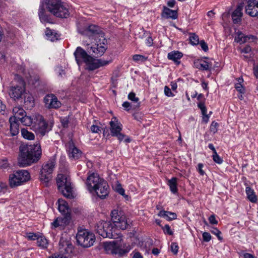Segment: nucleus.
<instances>
[{
    "label": "nucleus",
    "mask_w": 258,
    "mask_h": 258,
    "mask_svg": "<svg viewBox=\"0 0 258 258\" xmlns=\"http://www.w3.org/2000/svg\"><path fill=\"white\" fill-rule=\"evenodd\" d=\"M13 113L14 114V116H11V117H14L16 120H19L20 118H21L23 116L26 114L25 111L23 109V108L20 106H16L13 109Z\"/></svg>",
    "instance_id": "cd10ccee"
},
{
    "label": "nucleus",
    "mask_w": 258,
    "mask_h": 258,
    "mask_svg": "<svg viewBox=\"0 0 258 258\" xmlns=\"http://www.w3.org/2000/svg\"><path fill=\"white\" fill-rule=\"evenodd\" d=\"M182 55V53L178 51H172L168 54V58L174 62H177V60L180 59Z\"/></svg>",
    "instance_id": "2f4dec72"
},
{
    "label": "nucleus",
    "mask_w": 258,
    "mask_h": 258,
    "mask_svg": "<svg viewBox=\"0 0 258 258\" xmlns=\"http://www.w3.org/2000/svg\"><path fill=\"white\" fill-rule=\"evenodd\" d=\"M49 258H71V257L69 255H61L59 254L57 255L54 254Z\"/></svg>",
    "instance_id": "680f3d73"
},
{
    "label": "nucleus",
    "mask_w": 258,
    "mask_h": 258,
    "mask_svg": "<svg viewBox=\"0 0 258 258\" xmlns=\"http://www.w3.org/2000/svg\"><path fill=\"white\" fill-rule=\"evenodd\" d=\"M45 33L48 39L52 41L54 40L55 36L53 34V32L50 29L47 28Z\"/></svg>",
    "instance_id": "79ce46f5"
},
{
    "label": "nucleus",
    "mask_w": 258,
    "mask_h": 258,
    "mask_svg": "<svg viewBox=\"0 0 258 258\" xmlns=\"http://www.w3.org/2000/svg\"><path fill=\"white\" fill-rule=\"evenodd\" d=\"M203 166H204L202 163H199L198 165V170L201 175H204L205 173L204 171L203 170Z\"/></svg>",
    "instance_id": "bf43d9fd"
},
{
    "label": "nucleus",
    "mask_w": 258,
    "mask_h": 258,
    "mask_svg": "<svg viewBox=\"0 0 258 258\" xmlns=\"http://www.w3.org/2000/svg\"><path fill=\"white\" fill-rule=\"evenodd\" d=\"M39 237L37 234L34 233H29L27 235L28 239L31 240H37Z\"/></svg>",
    "instance_id": "3c124183"
},
{
    "label": "nucleus",
    "mask_w": 258,
    "mask_h": 258,
    "mask_svg": "<svg viewBox=\"0 0 258 258\" xmlns=\"http://www.w3.org/2000/svg\"><path fill=\"white\" fill-rule=\"evenodd\" d=\"M253 36H245L241 32L237 33V36L235 38V40L240 43L242 44L245 43L247 39H249L250 37H252Z\"/></svg>",
    "instance_id": "473e14b6"
},
{
    "label": "nucleus",
    "mask_w": 258,
    "mask_h": 258,
    "mask_svg": "<svg viewBox=\"0 0 258 258\" xmlns=\"http://www.w3.org/2000/svg\"><path fill=\"white\" fill-rule=\"evenodd\" d=\"M158 216L163 217L168 221H171L177 218V215L175 213L162 210L158 214Z\"/></svg>",
    "instance_id": "a878e982"
},
{
    "label": "nucleus",
    "mask_w": 258,
    "mask_h": 258,
    "mask_svg": "<svg viewBox=\"0 0 258 258\" xmlns=\"http://www.w3.org/2000/svg\"><path fill=\"white\" fill-rule=\"evenodd\" d=\"M253 74L254 76L257 78H258V67H254L253 68Z\"/></svg>",
    "instance_id": "774afa93"
},
{
    "label": "nucleus",
    "mask_w": 258,
    "mask_h": 258,
    "mask_svg": "<svg viewBox=\"0 0 258 258\" xmlns=\"http://www.w3.org/2000/svg\"><path fill=\"white\" fill-rule=\"evenodd\" d=\"M218 126V123L215 121H213L210 125V131L214 134L217 132V126Z\"/></svg>",
    "instance_id": "49530a36"
},
{
    "label": "nucleus",
    "mask_w": 258,
    "mask_h": 258,
    "mask_svg": "<svg viewBox=\"0 0 258 258\" xmlns=\"http://www.w3.org/2000/svg\"><path fill=\"white\" fill-rule=\"evenodd\" d=\"M235 88L237 90V91L239 92L240 93H244V89L240 83H236L235 85Z\"/></svg>",
    "instance_id": "6e6d98bb"
},
{
    "label": "nucleus",
    "mask_w": 258,
    "mask_h": 258,
    "mask_svg": "<svg viewBox=\"0 0 258 258\" xmlns=\"http://www.w3.org/2000/svg\"><path fill=\"white\" fill-rule=\"evenodd\" d=\"M202 49L205 52L208 50V46L207 44L205 42L204 40H201L199 42V43Z\"/></svg>",
    "instance_id": "603ef678"
},
{
    "label": "nucleus",
    "mask_w": 258,
    "mask_h": 258,
    "mask_svg": "<svg viewBox=\"0 0 258 258\" xmlns=\"http://www.w3.org/2000/svg\"><path fill=\"white\" fill-rule=\"evenodd\" d=\"M243 257L244 258H254V256L249 253H245L243 254Z\"/></svg>",
    "instance_id": "338daca9"
},
{
    "label": "nucleus",
    "mask_w": 258,
    "mask_h": 258,
    "mask_svg": "<svg viewBox=\"0 0 258 258\" xmlns=\"http://www.w3.org/2000/svg\"><path fill=\"white\" fill-rule=\"evenodd\" d=\"M164 232L165 234H167L169 235H172L173 234V232L171 230L170 227L169 225H165L163 228Z\"/></svg>",
    "instance_id": "37998d69"
},
{
    "label": "nucleus",
    "mask_w": 258,
    "mask_h": 258,
    "mask_svg": "<svg viewBox=\"0 0 258 258\" xmlns=\"http://www.w3.org/2000/svg\"><path fill=\"white\" fill-rule=\"evenodd\" d=\"M246 194L247 195V197L249 201L251 203H255L257 201V198L255 194V192L252 188L250 187L247 186L246 187Z\"/></svg>",
    "instance_id": "c85d7f7f"
},
{
    "label": "nucleus",
    "mask_w": 258,
    "mask_h": 258,
    "mask_svg": "<svg viewBox=\"0 0 258 258\" xmlns=\"http://www.w3.org/2000/svg\"><path fill=\"white\" fill-rule=\"evenodd\" d=\"M39 79L38 76H36L34 78V80L31 79L32 83L35 85V87L39 85Z\"/></svg>",
    "instance_id": "052dcab7"
},
{
    "label": "nucleus",
    "mask_w": 258,
    "mask_h": 258,
    "mask_svg": "<svg viewBox=\"0 0 258 258\" xmlns=\"http://www.w3.org/2000/svg\"><path fill=\"white\" fill-rule=\"evenodd\" d=\"M133 59L135 61H141L144 62L147 59V57L141 54H135L133 56Z\"/></svg>",
    "instance_id": "58836bf2"
},
{
    "label": "nucleus",
    "mask_w": 258,
    "mask_h": 258,
    "mask_svg": "<svg viewBox=\"0 0 258 258\" xmlns=\"http://www.w3.org/2000/svg\"><path fill=\"white\" fill-rule=\"evenodd\" d=\"M58 209L59 211L62 214V215L70 214L68 204L65 201L59 199L58 200Z\"/></svg>",
    "instance_id": "bb28decb"
},
{
    "label": "nucleus",
    "mask_w": 258,
    "mask_h": 258,
    "mask_svg": "<svg viewBox=\"0 0 258 258\" xmlns=\"http://www.w3.org/2000/svg\"><path fill=\"white\" fill-rule=\"evenodd\" d=\"M122 245L123 241L121 239L102 243V247L107 253L118 254L120 256L123 255L128 252V249L121 248Z\"/></svg>",
    "instance_id": "423d86ee"
},
{
    "label": "nucleus",
    "mask_w": 258,
    "mask_h": 258,
    "mask_svg": "<svg viewBox=\"0 0 258 258\" xmlns=\"http://www.w3.org/2000/svg\"><path fill=\"white\" fill-rule=\"evenodd\" d=\"M32 118L30 116L25 114L21 117V118H20L19 120H20L24 125L30 126L32 123Z\"/></svg>",
    "instance_id": "c9c22d12"
},
{
    "label": "nucleus",
    "mask_w": 258,
    "mask_h": 258,
    "mask_svg": "<svg viewBox=\"0 0 258 258\" xmlns=\"http://www.w3.org/2000/svg\"><path fill=\"white\" fill-rule=\"evenodd\" d=\"M44 3L47 10L56 17L66 18L69 17L68 9L61 0H45Z\"/></svg>",
    "instance_id": "39448f33"
},
{
    "label": "nucleus",
    "mask_w": 258,
    "mask_h": 258,
    "mask_svg": "<svg viewBox=\"0 0 258 258\" xmlns=\"http://www.w3.org/2000/svg\"><path fill=\"white\" fill-rule=\"evenodd\" d=\"M50 130L48 123L43 119L40 120L35 126V132L42 136H44Z\"/></svg>",
    "instance_id": "6ab92c4d"
},
{
    "label": "nucleus",
    "mask_w": 258,
    "mask_h": 258,
    "mask_svg": "<svg viewBox=\"0 0 258 258\" xmlns=\"http://www.w3.org/2000/svg\"><path fill=\"white\" fill-rule=\"evenodd\" d=\"M56 164V161L54 158H51L45 164H44L40 171V178L41 181L46 183L48 186L49 181L51 179V174Z\"/></svg>",
    "instance_id": "9d476101"
},
{
    "label": "nucleus",
    "mask_w": 258,
    "mask_h": 258,
    "mask_svg": "<svg viewBox=\"0 0 258 258\" xmlns=\"http://www.w3.org/2000/svg\"><path fill=\"white\" fill-rule=\"evenodd\" d=\"M21 134L23 137L27 140H32L35 138V136L32 132H29L27 129L22 128L21 130Z\"/></svg>",
    "instance_id": "f704fd0d"
},
{
    "label": "nucleus",
    "mask_w": 258,
    "mask_h": 258,
    "mask_svg": "<svg viewBox=\"0 0 258 258\" xmlns=\"http://www.w3.org/2000/svg\"><path fill=\"white\" fill-rule=\"evenodd\" d=\"M251 48L249 45L245 46L243 48L241 49L240 52L245 54H251Z\"/></svg>",
    "instance_id": "864d4df0"
},
{
    "label": "nucleus",
    "mask_w": 258,
    "mask_h": 258,
    "mask_svg": "<svg viewBox=\"0 0 258 258\" xmlns=\"http://www.w3.org/2000/svg\"><path fill=\"white\" fill-rule=\"evenodd\" d=\"M30 179V173L27 170H18L14 173L10 175V186L12 188L17 187L28 181Z\"/></svg>",
    "instance_id": "6e6552de"
},
{
    "label": "nucleus",
    "mask_w": 258,
    "mask_h": 258,
    "mask_svg": "<svg viewBox=\"0 0 258 258\" xmlns=\"http://www.w3.org/2000/svg\"><path fill=\"white\" fill-rule=\"evenodd\" d=\"M128 99L132 101L135 104L133 105V109H136L139 108L140 106V102H139V99L136 97V94L134 92H131L128 95Z\"/></svg>",
    "instance_id": "7c9ffc66"
},
{
    "label": "nucleus",
    "mask_w": 258,
    "mask_h": 258,
    "mask_svg": "<svg viewBox=\"0 0 258 258\" xmlns=\"http://www.w3.org/2000/svg\"><path fill=\"white\" fill-rule=\"evenodd\" d=\"M245 12L251 17L258 18V0H248Z\"/></svg>",
    "instance_id": "dca6fc26"
},
{
    "label": "nucleus",
    "mask_w": 258,
    "mask_h": 258,
    "mask_svg": "<svg viewBox=\"0 0 258 258\" xmlns=\"http://www.w3.org/2000/svg\"><path fill=\"white\" fill-rule=\"evenodd\" d=\"M146 44L148 46H151L153 44V39L151 37H148L146 39Z\"/></svg>",
    "instance_id": "0e129e2a"
},
{
    "label": "nucleus",
    "mask_w": 258,
    "mask_h": 258,
    "mask_svg": "<svg viewBox=\"0 0 258 258\" xmlns=\"http://www.w3.org/2000/svg\"><path fill=\"white\" fill-rule=\"evenodd\" d=\"M10 132L12 136L17 135L19 133V124L18 121L14 117H10Z\"/></svg>",
    "instance_id": "5701e85b"
},
{
    "label": "nucleus",
    "mask_w": 258,
    "mask_h": 258,
    "mask_svg": "<svg viewBox=\"0 0 258 258\" xmlns=\"http://www.w3.org/2000/svg\"><path fill=\"white\" fill-rule=\"evenodd\" d=\"M198 107L201 110L203 116V120L207 122L209 120V116L207 114V108L205 105V103L203 101H200L198 104Z\"/></svg>",
    "instance_id": "72a5a7b5"
},
{
    "label": "nucleus",
    "mask_w": 258,
    "mask_h": 258,
    "mask_svg": "<svg viewBox=\"0 0 258 258\" xmlns=\"http://www.w3.org/2000/svg\"><path fill=\"white\" fill-rule=\"evenodd\" d=\"M76 240L78 244L84 247L92 246L95 242L94 235L85 229L78 230L76 235Z\"/></svg>",
    "instance_id": "1a4fd4ad"
},
{
    "label": "nucleus",
    "mask_w": 258,
    "mask_h": 258,
    "mask_svg": "<svg viewBox=\"0 0 258 258\" xmlns=\"http://www.w3.org/2000/svg\"><path fill=\"white\" fill-rule=\"evenodd\" d=\"M73 245L69 240H66L61 238L59 242V252L61 255H69L71 257V253H72Z\"/></svg>",
    "instance_id": "2eb2a0df"
},
{
    "label": "nucleus",
    "mask_w": 258,
    "mask_h": 258,
    "mask_svg": "<svg viewBox=\"0 0 258 258\" xmlns=\"http://www.w3.org/2000/svg\"><path fill=\"white\" fill-rule=\"evenodd\" d=\"M71 219V214L62 215V217H57L52 223V225L54 227V228H56L59 226L64 227L69 224Z\"/></svg>",
    "instance_id": "a211bd4d"
},
{
    "label": "nucleus",
    "mask_w": 258,
    "mask_h": 258,
    "mask_svg": "<svg viewBox=\"0 0 258 258\" xmlns=\"http://www.w3.org/2000/svg\"><path fill=\"white\" fill-rule=\"evenodd\" d=\"M203 240L205 242H209L211 239V235L210 234L207 232H204L203 233Z\"/></svg>",
    "instance_id": "8fccbe9b"
},
{
    "label": "nucleus",
    "mask_w": 258,
    "mask_h": 258,
    "mask_svg": "<svg viewBox=\"0 0 258 258\" xmlns=\"http://www.w3.org/2000/svg\"><path fill=\"white\" fill-rule=\"evenodd\" d=\"M106 42V40L103 39L102 43L95 44L93 46H91L90 50H88L89 53L94 58L101 56L107 49Z\"/></svg>",
    "instance_id": "9b49d317"
},
{
    "label": "nucleus",
    "mask_w": 258,
    "mask_h": 258,
    "mask_svg": "<svg viewBox=\"0 0 258 258\" xmlns=\"http://www.w3.org/2000/svg\"><path fill=\"white\" fill-rule=\"evenodd\" d=\"M122 106L127 111L130 110L132 108H133V105H132L131 104L127 101L124 102L122 104Z\"/></svg>",
    "instance_id": "5fc2aeb1"
},
{
    "label": "nucleus",
    "mask_w": 258,
    "mask_h": 258,
    "mask_svg": "<svg viewBox=\"0 0 258 258\" xmlns=\"http://www.w3.org/2000/svg\"><path fill=\"white\" fill-rule=\"evenodd\" d=\"M176 3L175 0H170L167 2V5L170 8H173Z\"/></svg>",
    "instance_id": "e2e57ef3"
},
{
    "label": "nucleus",
    "mask_w": 258,
    "mask_h": 258,
    "mask_svg": "<svg viewBox=\"0 0 258 258\" xmlns=\"http://www.w3.org/2000/svg\"><path fill=\"white\" fill-rule=\"evenodd\" d=\"M209 222L211 224H217L218 221L216 220L215 216L214 215H211L209 218Z\"/></svg>",
    "instance_id": "4d7b16f0"
},
{
    "label": "nucleus",
    "mask_w": 258,
    "mask_h": 258,
    "mask_svg": "<svg viewBox=\"0 0 258 258\" xmlns=\"http://www.w3.org/2000/svg\"><path fill=\"white\" fill-rule=\"evenodd\" d=\"M40 145H27L20 147L18 163L20 166L25 167L37 162L41 155Z\"/></svg>",
    "instance_id": "7ed1b4c3"
},
{
    "label": "nucleus",
    "mask_w": 258,
    "mask_h": 258,
    "mask_svg": "<svg viewBox=\"0 0 258 258\" xmlns=\"http://www.w3.org/2000/svg\"><path fill=\"white\" fill-rule=\"evenodd\" d=\"M45 106L48 109H58L61 106V103L56 96L53 94H47L43 99Z\"/></svg>",
    "instance_id": "4468645a"
},
{
    "label": "nucleus",
    "mask_w": 258,
    "mask_h": 258,
    "mask_svg": "<svg viewBox=\"0 0 258 258\" xmlns=\"http://www.w3.org/2000/svg\"><path fill=\"white\" fill-rule=\"evenodd\" d=\"M38 15L39 19L42 23H51V19L49 16L45 13L43 2H42L39 7Z\"/></svg>",
    "instance_id": "4be33fe9"
},
{
    "label": "nucleus",
    "mask_w": 258,
    "mask_h": 258,
    "mask_svg": "<svg viewBox=\"0 0 258 258\" xmlns=\"http://www.w3.org/2000/svg\"><path fill=\"white\" fill-rule=\"evenodd\" d=\"M133 258H143V257L140 252H137L134 253Z\"/></svg>",
    "instance_id": "69168bd1"
},
{
    "label": "nucleus",
    "mask_w": 258,
    "mask_h": 258,
    "mask_svg": "<svg viewBox=\"0 0 258 258\" xmlns=\"http://www.w3.org/2000/svg\"><path fill=\"white\" fill-rule=\"evenodd\" d=\"M178 245L177 243L173 242L171 244V250L174 254H177L178 251Z\"/></svg>",
    "instance_id": "c03bdc74"
},
{
    "label": "nucleus",
    "mask_w": 258,
    "mask_h": 258,
    "mask_svg": "<svg viewBox=\"0 0 258 258\" xmlns=\"http://www.w3.org/2000/svg\"><path fill=\"white\" fill-rule=\"evenodd\" d=\"M68 154L70 158L72 159L77 160L80 158L82 156V151L77 148L73 142L70 141L68 143Z\"/></svg>",
    "instance_id": "f3484780"
},
{
    "label": "nucleus",
    "mask_w": 258,
    "mask_h": 258,
    "mask_svg": "<svg viewBox=\"0 0 258 258\" xmlns=\"http://www.w3.org/2000/svg\"><path fill=\"white\" fill-rule=\"evenodd\" d=\"M60 121L62 125L64 127H67L69 122V116H66L60 119Z\"/></svg>",
    "instance_id": "de8ad7c7"
},
{
    "label": "nucleus",
    "mask_w": 258,
    "mask_h": 258,
    "mask_svg": "<svg viewBox=\"0 0 258 258\" xmlns=\"http://www.w3.org/2000/svg\"><path fill=\"white\" fill-rule=\"evenodd\" d=\"M211 232L216 235L219 240H221L222 239V237L220 236L221 232L217 228H213V229L211 230Z\"/></svg>",
    "instance_id": "a18cd8bd"
},
{
    "label": "nucleus",
    "mask_w": 258,
    "mask_h": 258,
    "mask_svg": "<svg viewBox=\"0 0 258 258\" xmlns=\"http://www.w3.org/2000/svg\"><path fill=\"white\" fill-rule=\"evenodd\" d=\"M86 184L90 192H94L101 199L109 194V186L106 181L95 173L91 174L87 178Z\"/></svg>",
    "instance_id": "20e7f679"
},
{
    "label": "nucleus",
    "mask_w": 258,
    "mask_h": 258,
    "mask_svg": "<svg viewBox=\"0 0 258 258\" xmlns=\"http://www.w3.org/2000/svg\"><path fill=\"white\" fill-rule=\"evenodd\" d=\"M161 16L166 19L171 18L172 19H176L178 17L177 12L176 11L172 10L164 6Z\"/></svg>",
    "instance_id": "412c9836"
},
{
    "label": "nucleus",
    "mask_w": 258,
    "mask_h": 258,
    "mask_svg": "<svg viewBox=\"0 0 258 258\" xmlns=\"http://www.w3.org/2000/svg\"><path fill=\"white\" fill-rule=\"evenodd\" d=\"M58 189L67 198H73V190L70 179L63 174H59L56 178Z\"/></svg>",
    "instance_id": "0eeeda50"
},
{
    "label": "nucleus",
    "mask_w": 258,
    "mask_h": 258,
    "mask_svg": "<svg viewBox=\"0 0 258 258\" xmlns=\"http://www.w3.org/2000/svg\"><path fill=\"white\" fill-rule=\"evenodd\" d=\"M242 7L240 6H238L232 13L231 16L233 23L238 24L241 22L242 16Z\"/></svg>",
    "instance_id": "b1692460"
},
{
    "label": "nucleus",
    "mask_w": 258,
    "mask_h": 258,
    "mask_svg": "<svg viewBox=\"0 0 258 258\" xmlns=\"http://www.w3.org/2000/svg\"><path fill=\"white\" fill-rule=\"evenodd\" d=\"M25 91L24 82L22 79H20V85L11 87L9 90V95L11 98L16 101L22 97Z\"/></svg>",
    "instance_id": "ddd939ff"
},
{
    "label": "nucleus",
    "mask_w": 258,
    "mask_h": 258,
    "mask_svg": "<svg viewBox=\"0 0 258 258\" xmlns=\"http://www.w3.org/2000/svg\"><path fill=\"white\" fill-rule=\"evenodd\" d=\"M190 43L193 45H198L199 43V36L195 33L190 34V37L189 38Z\"/></svg>",
    "instance_id": "4c0bfd02"
},
{
    "label": "nucleus",
    "mask_w": 258,
    "mask_h": 258,
    "mask_svg": "<svg viewBox=\"0 0 258 258\" xmlns=\"http://www.w3.org/2000/svg\"><path fill=\"white\" fill-rule=\"evenodd\" d=\"M167 184L169 185L170 189L173 194L177 192V178L172 177L171 179L168 180Z\"/></svg>",
    "instance_id": "c756f323"
},
{
    "label": "nucleus",
    "mask_w": 258,
    "mask_h": 258,
    "mask_svg": "<svg viewBox=\"0 0 258 258\" xmlns=\"http://www.w3.org/2000/svg\"><path fill=\"white\" fill-rule=\"evenodd\" d=\"M164 93L165 95L168 97H173L174 96V94L171 92V89L166 86L164 87Z\"/></svg>",
    "instance_id": "09e8293b"
},
{
    "label": "nucleus",
    "mask_w": 258,
    "mask_h": 258,
    "mask_svg": "<svg viewBox=\"0 0 258 258\" xmlns=\"http://www.w3.org/2000/svg\"><path fill=\"white\" fill-rule=\"evenodd\" d=\"M38 245L42 248H45L47 247V240L43 236H39L37 239Z\"/></svg>",
    "instance_id": "e433bc0d"
},
{
    "label": "nucleus",
    "mask_w": 258,
    "mask_h": 258,
    "mask_svg": "<svg viewBox=\"0 0 258 258\" xmlns=\"http://www.w3.org/2000/svg\"><path fill=\"white\" fill-rule=\"evenodd\" d=\"M114 120H111L109 122L110 125V130L111 135L112 137H116L119 141L123 140L125 136L120 133L122 130V124L116 119V118H113Z\"/></svg>",
    "instance_id": "f8f14e48"
},
{
    "label": "nucleus",
    "mask_w": 258,
    "mask_h": 258,
    "mask_svg": "<svg viewBox=\"0 0 258 258\" xmlns=\"http://www.w3.org/2000/svg\"><path fill=\"white\" fill-rule=\"evenodd\" d=\"M75 57V60L79 66H80L83 63H85V69L89 71H92L108 64L111 62V60H105L102 59H95L91 56L82 47H77L74 53Z\"/></svg>",
    "instance_id": "f03ea898"
},
{
    "label": "nucleus",
    "mask_w": 258,
    "mask_h": 258,
    "mask_svg": "<svg viewBox=\"0 0 258 258\" xmlns=\"http://www.w3.org/2000/svg\"><path fill=\"white\" fill-rule=\"evenodd\" d=\"M213 160L214 161L218 164H221L223 162L222 158L218 155L217 152H215L212 155Z\"/></svg>",
    "instance_id": "a19ab883"
},
{
    "label": "nucleus",
    "mask_w": 258,
    "mask_h": 258,
    "mask_svg": "<svg viewBox=\"0 0 258 258\" xmlns=\"http://www.w3.org/2000/svg\"><path fill=\"white\" fill-rule=\"evenodd\" d=\"M85 33L90 38L97 34H102L101 31L98 27L94 25H89L85 30Z\"/></svg>",
    "instance_id": "393cba45"
},
{
    "label": "nucleus",
    "mask_w": 258,
    "mask_h": 258,
    "mask_svg": "<svg viewBox=\"0 0 258 258\" xmlns=\"http://www.w3.org/2000/svg\"><path fill=\"white\" fill-rule=\"evenodd\" d=\"M111 221H99L95 226L96 232L103 238H115L116 228L122 230L127 228L128 226L126 218L121 211L114 210L111 212Z\"/></svg>",
    "instance_id": "f257e3e1"
},
{
    "label": "nucleus",
    "mask_w": 258,
    "mask_h": 258,
    "mask_svg": "<svg viewBox=\"0 0 258 258\" xmlns=\"http://www.w3.org/2000/svg\"><path fill=\"white\" fill-rule=\"evenodd\" d=\"M90 130L93 133H98L99 131H100V127L98 126L95 125H92L90 127Z\"/></svg>",
    "instance_id": "13d9d810"
},
{
    "label": "nucleus",
    "mask_w": 258,
    "mask_h": 258,
    "mask_svg": "<svg viewBox=\"0 0 258 258\" xmlns=\"http://www.w3.org/2000/svg\"><path fill=\"white\" fill-rule=\"evenodd\" d=\"M0 168L6 169L10 168V164L8 163L7 159H3L0 160Z\"/></svg>",
    "instance_id": "ea45409f"
},
{
    "label": "nucleus",
    "mask_w": 258,
    "mask_h": 258,
    "mask_svg": "<svg viewBox=\"0 0 258 258\" xmlns=\"http://www.w3.org/2000/svg\"><path fill=\"white\" fill-rule=\"evenodd\" d=\"M194 65L196 68L203 71H210L212 67L211 62H209L202 59L195 61Z\"/></svg>",
    "instance_id": "aec40b11"
}]
</instances>
